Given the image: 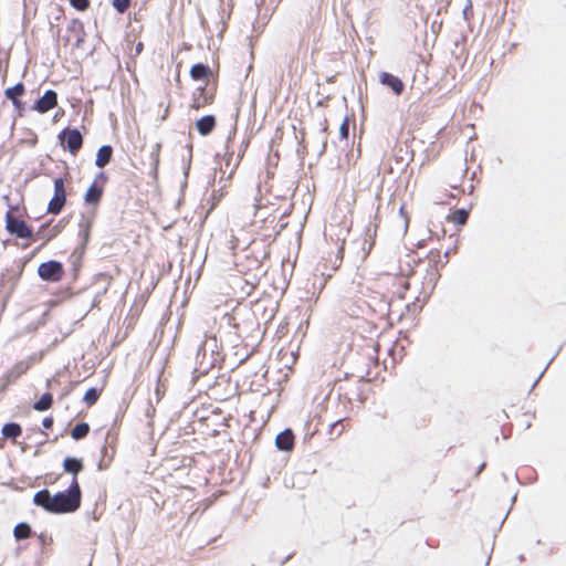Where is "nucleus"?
<instances>
[{"label":"nucleus","mask_w":566,"mask_h":566,"mask_svg":"<svg viewBox=\"0 0 566 566\" xmlns=\"http://www.w3.org/2000/svg\"><path fill=\"white\" fill-rule=\"evenodd\" d=\"M326 149V142L323 144V147H322V150H321V154L324 153Z\"/></svg>","instance_id":"5fc2aeb1"},{"label":"nucleus","mask_w":566,"mask_h":566,"mask_svg":"<svg viewBox=\"0 0 566 566\" xmlns=\"http://www.w3.org/2000/svg\"><path fill=\"white\" fill-rule=\"evenodd\" d=\"M53 381H55V379H54V378H53V379H48V381H46V388H50Z\"/></svg>","instance_id":"3c124183"},{"label":"nucleus","mask_w":566,"mask_h":566,"mask_svg":"<svg viewBox=\"0 0 566 566\" xmlns=\"http://www.w3.org/2000/svg\"><path fill=\"white\" fill-rule=\"evenodd\" d=\"M38 538H39V542H40L43 546L49 545V544H51V543H52V536H51V535H49V534H46V533H41V534L38 536Z\"/></svg>","instance_id":"ea45409f"},{"label":"nucleus","mask_w":566,"mask_h":566,"mask_svg":"<svg viewBox=\"0 0 566 566\" xmlns=\"http://www.w3.org/2000/svg\"><path fill=\"white\" fill-rule=\"evenodd\" d=\"M50 224L46 222V223H43L36 233H34V237L32 240H38V239H43L45 241H49L50 239H48V235L50 233Z\"/></svg>","instance_id":"c85d7f7f"},{"label":"nucleus","mask_w":566,"mask_h":566,"mask_svg":"<svg viewBox=\"0 0 566 566\" xmlns=\"http://www.w3.org/2000/svg\"><path fill=\"white\" fill-rule=\"evenodd\" d=\"M339 136L342 139H347L349 136V120L346 116L339 126Z\"/></svg>","instance_id":"473e14b6"},{"label":"nucleus","mask_w":566,"mask_h":566,"mask_svg":"<svg viewBox=\"0 0 566 566\" xmlns=\"http://www.w3.org/2000/svg\"><path fill=\"white\" fill-rule=\"evenodd\" d=\"M554 358H555V356H553V357L548 360V363L546 364V366L544 367V369L542 370V373L538 375L537 379L533 382L532 388H534V387L537 385V382L539 381V379L542 378V376L544 375V373H545V371H546V369L548 368L549 364L554 360Z\"/></svg>","instance_id":"a18cd8bd"},{"label":"nucleus","mask_w":566,"mask_h":566,"mask_svg":"<svg viewBox=\"0 0 566 566\" xmlns=\"http://www.w3.org/2000/svg\"><path fill=\"white\" fill-rule=\"evenodd\" d=\"M62 223H63V220H61L57 224H55L53 228H50V233L48 235V239H52L54 238L62 229Z\"/></svg>","instance_id":"58836bf2"},{"label":"nucleus","mask_w":566,"mask_h":566,"mask_svg":"<svg viewBox=\"0 0 566 566\" xmlns=\"http://www.w3.org/2000/svg\"><path fill=\"white\" fill-rule=\"evenodd\" d=\"M463 19L469 21L473 17V9H472V1L467 0V4L464 6L462 10Z\"/></svg>","instance_id":"72a5a7b5"},{"label":"nucleus","mask_w":566,"mask_h":566,"mask_svg":"<svg viewBox=\"0 0 566 566\" xmlns=\"http://www.w3.org/2000/svg\"><path fill=\"white\" fill-rule=\"evenodd\" d=\"M214 99V87H209L208 83L200 85L192 94L191 107L199 109L207 105L212 104Z\"/></svg>","instance_id":"423d86ee"},{"label":"nucleus","mask_w":566,"mask_h":566,"mask_svg":"<svg viewBox=\"0 0 566 566\" xmlns=\"http://www.w3.org/2000/svg\"><path fill=\"white\" fill-rule=\"evenodd\" d=\"M80 226L82 227L80 231V235L82 237V250H84L90 239L92 222L86 221L85 223H80Z\"/></svg>","instance_id":"a878e982"},{"label":"nucleus","mask_w":566,"mask_h":566,"mask_svg":"<svg viewBox=\"0 0 566 566\" xmlns=\"http://www.w3.org/2000/svg\"><path fill=\"white\" fill-rule=\"evenodd\" d=\"M12 105H13L18 116L22 117L25 112V103L22 102L21 99H19V101L13 102Z\"/></svg>","instance_id":"c9c22d12"},{"label":"nucleus","mask_w":566,"mask_h":566,"mask_svg":"<svg viewBox=\"0 0 566 566\" xmlns=\"http://www.w3.org/2000/svg\"><path fill=\"white\" fill-rule=\"evenodd\" d=\"M80 507L81 504L65 490L59 491L52 495V514L74 513Z\"/></svg>","instance_id":"7ed1b4c3"},{"label":"nucleus","mask_w":566,"mask_h":566,"mask_svg":"<svg viewBox=\"0 0 566 566\" xmlns=\"http://www.w3.org/2000/svg\"><path fill=\"white\" fill-rule=\"evenodd\" d=\"M54 420L53 417H44L42 420V426L44 429H51L53 427Z\"/></svg>","instance_id":"37998d69"},{"label":"nucleus","mask_w":566,"mask_h":566,"mask_svg":"<svg viewBox=\"0 0 566 566\" xmlns=\"http://www.w3.org/2000/svg\"><path fill=\"white\" fill-rule=\"evenodd\" d=\"M113 153L114 150L112 145L107 144L101 146L96 151L95 166L98 167L99 169L105 168L111 163L113 158Z\"/></svg>","instance_id":"ddd939ff"},{"label":"nucleus","mask_w":566,"mask_h":566,"mask_svg":"<svg viewBox=\"0 0 566 566\" xmlns=\"http://www.w3.org/2000/svg\"><path fill=\"white\" fill-rule=\"evenodd\" d=\"M85 41V30L83 29L82 32H78L76 34V41H75V48H81Z\"/></svg>","instance_id":"a19ab883"},{"label":"nucleus","mask_w":566,"mask_h":566,"mask_svg":"<svg viewBox=\"0 0 566 566\" xmlns=\"http://www.w3.org/2000/svg\"><path fill=\"white\" fill-rule=\"evenodd\" d=\"M57 105V93L54 90H46L31 106L32 111L45 114Z\"/></svg>","instance_id":"0eeeda50"},{"label":"nucleus","mask_w":566,"mask_h":566,"mask_svg":"<svg viewBox=\"0 0 566 566\" xmlns=\"http://www.w3.org/2000/svg\"><path fill=\"white\" fill-rule=\"evenodd\" d=\"M399 212L401 216L403 214V206L400 207Z\"/></svg>","instance_id":"6e6d98bb"},{"label":"nucleus","mask_w":566,"mask_h":566,"mask_svg":"<svg viewBox=\"0 0 566 566\" xmlns=\"http://www.w3.org/2000/svg\"><path fill=\"white\" fill-rule=\"evenodd\" d=\"M469 219V210L461 208L457 209L454 213L449 218L450 221L454 222L455 224L462 226Z\"/></svg>","instance_id":"b1692460"},{"label":"nucleus","mask_w":566,"mask_h":566,"mask_svg":"<svg viewBox=\"0 0 566 566\" xmlns=\"http://www.w3.org/2000/svg\"><path fill=\"white\" fill-rule=\"evenodd\" d=\"M59 144L72 155H77L80 149L83 147L84 137L78 128L65 127L57 135Z\"/></svg>","instance_id":"f03ea898"},{"label":"nucleus","mask_w":566,"mask_h":566,"mask_svg":"<svg viewBox=\"0 0 566 566\" xmlns=\"http://www.w3.org/2000/svg\"><path fill=\"white\" fill-rule=\"evenodd\" d=\"M292 557V554L287 555L284 560H282V564H284L286 560H289Z\"/></svg>","instance_id":"864d4df0"},{"label":"nucleus","mask_w":566,"mask_h":566,"mask_svg":"<svg viewBox=\"0 0 566 566\" xmlns=\"http://www.w3.org/2000/svg\"><path fill=\"white\" fill-rule=\"evenodd\" d=\"M187 149H188V158H187V161L184 165L185 181L182 184V187L187 186V178H188V174H189L190 165H191V160H192V145L188 144L187 145Z\"/></svg>","instance_id":"cd10ccee"},{"label":"nucleus","mask_w":566,"mask_h":566,"mask_svg":"<svg viewBox=\"0 0 566 566\" xmlns=\"http://www.w3.org/2000/svg\"><path fill=\"white\" fill-rule=\"evenodd\" d=\"M379 83L389 87L397 96L401 95L405 91V83L402 80L389 72H381L379 74Z\"/></svg>","instance_id":"6e6552de"},{"label":"nucleus","mask_w":566,"mask_h":566,"mask_svg":"<svg viewBox=\"0 0 566 566\" xmlns=\"http://www.w3.org/2000/svg\"><path fill=\"white\" fill-rule=\"evenodd\" d=\"M17 380V374H12L10 370L7 371L0 378V391H6L8 387Z\"/></svg>","instance_id":"393cba45"},{"label":"nucleus","mask_w":566,"mask_h":566,"mask_svg":"<svg viewBox=\"0 0 566 566\" xmlns=\"http://www.w3.org/2000/svg\"><path fill=\"white\" fill-rule=\"evenodd\" d=\"M159 148H160V145L159 144H156V151L154 153L155 154V158H153V165H154V172L156 174L157 172V167H158V164H159Z\"/></svg>","instance_id":"79ce46f5"},{"label":"nucleus","mask_w":566,"mask_h":566,"mask_svg":"<svg viewBox=\"0 0 566 566\" xmlns=\"http://www.w3.org/2000/svg\"><path fill=\"white\" fill-rule=\"evenodd\" d=\"M295 436L292 429L286 428L275 437V447L280 451L290 452L294 448Z\"/></svg>","instance_id":"1a4fd4ad"},{"label":"nucleus","mask_w":566,"mask_h":566,"mask_svg":"<svg viewBox=\"0 0 566 566\" xmlns=\"http://www.w3.org/2000/svg\"><path fill=\"white\" fill-rule=\"evenodd\" d=\"M210 75L211 69L208 64L196 63L190 69V76L195 81H203L207 83Z\"/></svg>","instance_id":"2eb2a0df"},{"label":"nucleus","mask_w":566,"mask_h":566,"mask_svg":"<svg viewBox=\"0 0 566 566\" xmlns=\"http://www.w3.org/2000/svg\"><path fill=\"white\" fill-rule=\"evenodd\" d=\"M428 259L430 261V270H428V275H429L430 281H433V285H436L437 281L440 277V273L438 272V269L436 268V263L440 260L439 250H431L428 254Z\"/></svg>","instance_id":"f3484780"},{"label":"nucleus","mask_w":566,"mask_h":566,"mask_svg":"<svg viewBox=\"0 0 566 566\" xmlns=\"http://www.w3.org/2000/svg\"><path fill=\"white\" fill-rule=\"evenodd\" d=\"M104 186L92 182L84 193V202L88 206H97L103 197Z\"/></svg>","instance_id":"9d476101"},{"label":"nucleus","mask_w":566,"mask_h":566,"mask_svg":"<svg viewBox=\"0 0 566 566\" xmlns=\"http://www.w3.org/2000/svg\"><path fill=\"white\" fill-rule=\"evenodd\" d=\"M25 86L23 82H18L13 86L7 87L4 90V96L7 99L11 101V103L19 101L20 97L24 94Z\"/></svg>","instance_id":"a211bd4d"},{"label":"nucleus","mask_w":566,"mask_h":566,"mask_svg":"<svg viewBox=\"0 0 566 566\" xmlns=\"http://www.w3.org/2000/svg\"><path fill=\"white\" fill-rule=\"evenodd\" d=\"M33 534L32 528L27 522H19L13 528V536L15 541H23L31 537Z\"/></svg>","instance_id":"6ab92c4d"},{"label":"nucleus","mask_w":566,"mask_h":566,"mask_svg":"<svg viewBox=\"0 0 566 566\" xmlns=\"http://www.w3.org/2000/svg\"><path fill=\"white\" fill-rule=\"evenodd\" d=\"M62 467L63 471L72 474V476L77 475L84 470L83 460L76 457H65Z\"/></svg>","instance_id":"4468645a"},{"label":"nucleus","mask_w":566,"mask_h":566,"mask_svg":"<svg viewBox=\"0 0 566 566\" xmlns=\"http://www.w3.org/2000/svg\"><path fill=\"white\" fill-rule=\"evenodd\" d=\"M3 439L15 441L22 434V427L18 422H7L1 429Z\"/></svg>","instance_id":"dca6fc26"},{"label":"nucleus","mask_w":566,"mask_h":566,"mask_svg":"<svg viewBox=\"0 0 566 566\" xmlns=\"http://www.w3.org/2000/svg\"><path fill=\"white\" fill-rule=\"evenodd\" d=\"M27 368H28V366L25 364L20 363L18 365H15L14 368L11 369L10 371L12 374H17V379H18L23 373H25Z\"/></svg>","instance_id":"4c0bfd02"},{"label":"nucleus","mask_w":566,"mask_h":566,"mask_svg":"<svg viewBox=\"0 0 566 566\" xmlns=\"http://www.w3.org/2000/svg\"><path fill=\"white\" fill-rule=\"evenodd\" d=\"M144 49V44L142 42H138L135 46V53L140 54Z\"/></svg>","instance_id":"49530a36"},{"label":"nucleus","mask_w":566,"mask_h":566,"mask_svg":"<svg viewBox=\"0 0 566 566\" xmlns=\"http://www.w3.org/2000/svg\"><path fill=\"white\" fill-rule=\"evenodd\" d=\"M108 180V176L105 171H99L96 176L93 182H97L99 185H103L105 187V184Z\"/></svg>","instance_id":"e433bc0d"},{"label":"nucleus","mask_w":566,"mask_h":566,"mask_svg":"<svg viewBox=\"0 0 566 566\" xmlns=\"http://www.w3.org/2000/svg\"><path fill=\"white\" fill-rule=\"evenodd\" d=\"M90 433V424L87 422H77L71 430V438L78 441Z\"/></svg>","instance_id":"412c9836"},{"label":"nucleus","mask_w":566,"mask_h":566,"mask_svg":"<svg viewBox=\"0 0 566 566\" xmlns=\"http://www.w3.org/2000/svg\"><path fill=\"white\" fill-rule=\"evenodd\" d=\"M83 29H84V24L78 19L71 20V22L69 23V25L66 28V30L69 32H72V33H75V34H77L78 32H82Z\"/></svg>","instance_id":"7c9ffc66"},{"label":"nucleus","mask_w":566,"mask_h":566,"mask_svg":"<svg viewBox=\"0 0 566 566\" xmlns=\"http://www.w3.org/2000/svg\"><path fill=\"white\" fill-rule=\"evenodd\" d=\"M70 4L77 11H85L90 7V0H69Z\"/></svg>","instance_id":"2f4dec72"},{"label":"nucleus","mask_w":566,"mask_h":566,"mask_svg":"<svg viewBox=\"0 0 566 566\" xmlns=\"http://www.w3.org/2000/svg\"><path fill=\"white\" fill-rule=\"evenodd\" d=\"M217 358L214 357V352H211V359L205 361L203 359L199 363V366L195 369L199 374H206L211 367L214 366Z\"/></svg>","instance_id":"bb28decb"},{"label":"nucleus","mask_w":566,"mask_h":566,"mask_svg":"<svg viewBox=\"0 0 566 566\" xmlns=\"http://www.w3.org/2000/svg\"><path fill=\"white\" fill-rule=\"evenodd\" d=\"M53 405V395L51 392H44L41 397L33 403V408L36 411H46Z\"/></svg>","instance_id":"aec40b11"},{"label":"nucleus","mask_w":566,"mask_h":566,"mask_svg":"<svg viewBox=\"0 0 566 566\" xmlns=\"http://www.w3.org/2000/svg\"><path fill=\"white\" fill-rule=\"evenodd\" d=\"M515 500H516V495H513V497H512V503H514V502H515Z\"/></svg>","instance_id":"13d9d810"},{"label":"nucleus","mask_w":566,"mask_h":566,"mask_svg":"<svg viewBox=\"0 0 566 566\" xmlns=\"http://www.w3.org/2000/svg\"><path fill=\"white\" fill-rule=\"evenodd\" d=\"M38 275L42 281L59 282L64 275V266L60 261L49 260L39 265Z\"/></svg>","instance_id":"20e7f679"},{"label":"nucleus","mask_w":566,"mask_h":566,"mask_svg":"<svg viewBox=\"0 0 566 566\" xmlns=\"http://www.w3.org/2000/svg\"><path fill=\"white\" fill-rule=\"evenodd\" d=\"M65 491L82 504V490L77 481V475L72 476V481Z\"/></svg>","instance_id":"5701e85b"},{"label":"nucleus","mask_w":566,"mask_h":566,"mask_svg":"<svg viewBox=\"0 0 566 566\" xmlns=\"http://www.w3.org/2000/svg\"><path fill=\"white\" fill-rule=\"evenodd\" d=\"M205 347H206V343L198 348L197 358H199L201 352H203V354H202L203 358L206 357V348Z\"/></svg>","instance_id":"de8ad7c7"},{"label":"nucleus","mask_w":566,"mask_h":566,"mask_svg":"<svg viewBox=\"0 0 566 566\" xmlns=\"http://www.w3.org/2000/svg\"><path fill=\"white\" fill-rule=\"evenodd\" d=\"M449 253H450L449 251L444 252V259L446 260H444L443 264H447L449 262Z\"/></svg>","instance_id":"8fccbe9b"},{"label":"nucleus","mask_w":566,"mask_h":566,"mask_svg":"<svg viewBox=\"0 0 566 566\" xmlns=\"http://www.w3.org/2000/svg\"><path fill=\"white\" fill-rule=\"evenodd\" d=\"M76 384L77 382H70V385L62 390L60 398L62 399V398L69 396L71 394V391L73 390V388L76 386Z\"/></svg>","instance_id":"c03bdc74"},{"label":"nucleus","mask_w":566,"mask_h":566,"mask_svg":"<svg viewBox=\"0 0 566 566\" xmlns=\"http://www.w3.org/2000/svg\"><path fill=\"white\" fill-rule=\"evenodd\" d=\"M342 419L339 420H336L335 422H333L329 427H331V431L329 433L333 434L335 431H336V437L340 436L343 430H344V427L342 424Z\"/></svg>","instance_id":"f704fd0d"},{"label":"nucleus","mask_w":566,"mask_h":566,"mask_svg":"<svg viewBox=\"0 0 566 566\" xmlns=\"http://www.w3.org/2000/svg\"><path fill=\"white\" fill-rule=\"evenodd\" d=\"M33 504L52 514V494L48 489H42L33 495Z\"/></svg>","instance_id":"9b49d317"},{"label":"nucleus","mask_w":566,"mask_h":566,"mask_svg":"<svg viewBox=\"0 0 566 566\" xmlns=\"http://www.w3.org/2000/svg\"><path fill=\"white\" fill-rule=\"evenodd\" d=\"M196 129L201 136L210 135L216 128L217 120L214 115H205L196 120Z\"/></svg>","instance_id":"f8f14e48"},{"label":"nucleus","mask_w":566,"mask_h":566,"mask_svg":"<svg viewBox=\"0 0 566 566\" xmlns=\"http://www.w3.org/2000/svg\"><path fill=\"white\" fill-rule=\"evenodd\" d=\"M36 433H39V434H41V436H43V437H46V436H48V434H46L44 431H42L41 429H38Z\"/></svg>","instance_id":"603ef678"},{"label":"nucleus","mask_w":566,"mask_h":566,"mask_svg":"<svg viewBox=\"0 0 566 566\" xmlns=\"http://www.w3.org/2000/svg\"><path fill=\"white\" fill-rule=\"evenodd\" d=\"M101 394L102 389L97 387H91L85 391L83 396V401L86 403L87 407H92L97 402Z\"/></svg>","instance_id":"4be33fe9"},{"label":"nucleus","mask_w":566,"mask_h":566,"mask_svg":"<svg viewBox=\"0 0 566 566\" xmlns=\"http://www.w3.org/2000/svg\"><path fill=\"white\" fill-rule=\"evenodd\" d=\"M15 209H18V206H10L6 213V230L18 239H33L34 232L32 228L20 217L13 216L12 212Z\"/></svg>","instance_id":"f257e3e1"},{"label":"nucleus","mask_w":566,"mask_h":566,"mask_svg":"<svg viewBox=\"0 0 566 566\" xmlns=\"http://www.w3.org/2000/svg\"><path fill=\"white\" fill-rule=\"evenodd\" d=\"M112 6L118 13H124L129 8L130 0H112Z\"/></svg>","instance_id":"c756f323"},{"label":"nucleus","mask_w":566,"mask_h":566,"mask_svg":"<svg viewBox=\"0 0 566 566\" xmlns=\"http://www.w3.org/2000/svg\"><path fill=\"white\" fill-rule=\"evenodd\" d=\"M485 468V463H481L478 468V471H476V475L480 474L482 472V470Z\"/></svg>","instance_id":"09e8293b"},{"label":"nucleus","mask_w":566,"mask_h":566,"mask_svg":"<svg viewBox=\"0 0 566 566\" xmlns=\"http://www.w3.org/2000/svg\"><path fill=\"white\" fill-rule=\"evenodd\" d=\"M64 42L67 44L70 42V38H64Z\"/></svg>","instance_id":"4d7b16f0"},{"label":"nucleus","mask_w":566,"mask_h":566,"mask_svg":"<svg viewBox=\"0 0 566 566\" xmlns=\"http://www.w3.org/2000/svg\"><path fill=\"white\" fill-rule=\"evenodd\" d=\"M54 193L48 205V212L59 214L66 203L65 181L62 177L55 178L53 181Z\"/></svg>","instance_id":"39448f33"},{"label":"nucleus","mask_w":566,"mask_h":566,"mask_svg":"<svg viewBox=\"0 0 566 566\" xmlns=\"http://www.w3.org/2000/svg\"><path fill=\"white\" fill-rule=\"evenodd\" d=\"M565 8H566V3H565Z\"/></svg>","instance_id":"bf43d9fd"}]
</instances>
